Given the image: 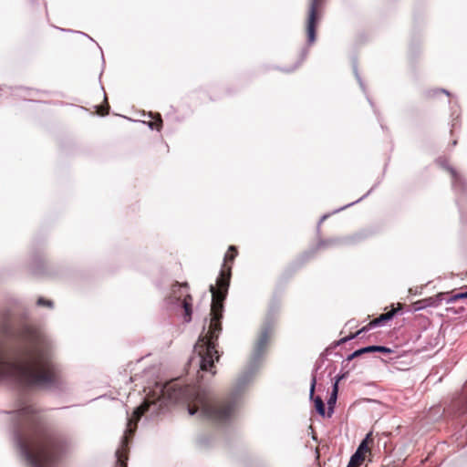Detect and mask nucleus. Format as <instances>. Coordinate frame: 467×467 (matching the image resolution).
<instances>
[{"label": "nucleus", "instance_id": "obj_1", "mask_svg": "<svg viewBox=\"0 0 467 467\" xmlns=\"http://www.w3.org/2000/svg\"><path fill=\"white\" fill-rule=\"evenodd\" d=\"M24 345L12 355L0 343V379L10 377L25 387L57 388L60 370L52 358L48 340L36 327L26 326L20 334Z\"/></svg>", "mask_w": 467, "mask_h": 467}, {"label": "nucleus", "instance_id": "obj_2", "mask_svg": "<svg viewBox=\"0 0 467 467\" xmlns=\"http://www.w3.org/2000/svg\"><path fill=\"white\" fill-rule=\"evenodd\" d=\"M15 420L17 438L32 467H52L67 451V435L48 424L35 405L18 410Z\"/></svg>", "mask_w": 467, "mask_h": 467}, {"label": "nucleus", "instance_id": "obj_3", "mask_svg": "<svg viewBox=\"0 0 467 467\" xmlns=\"http://www.w3.org/2000/svg\"><path fill=\"white\" fill-rule=\"evenodd\" d=\"M238 250L236 246L230 245L223 258V264L216 285H210L212 293L211 320L208 332L200 336L194 346V352L197 353V359L201 370L209 371L212 375L216 374L214 361H219L220 356L216 349V342L222 331V318L223 313V302L227 296L232 276L233 264Z\"/></svg>", "mask_w": 467, "mask_h": 467}, {"label": "nucleus", "instance_id": "obj_4", "mask_svg": "<svg viewBox=\"0 0 467 467\" xmlns=\"http://www.w3.org/2000/svg\"><path fill=\"white\" fill-rule=\"evenodd\" d=\"M161 396L171 401L187 403L189 414L201 415L216 422H224L232 418L235 402L232 398L215 399L197 386H182L178 381L165 384Z\"/></svg>", "mask_w": 467, "mask_h": 467}, {"label": "nucleus", "instance_id": "obj_5", "mask_svg": "<svg viewBox=\"0 0 467 467\" xmlns=\"http://www.w3.org/2000/svg\"><path fill=\"white\" fill-rule=\"evenodd\" d=\"M150 403L144 401L133 412L132 418L129 419L128 429L122 438L120 448L116 451L117 462L115 467H127L128 454H129V441L130 436H132L137 428V422L140 417L149 410Z\"/></svg>", "mask_w": 467, "mask_h": 467}, {"label": "nucleus", "instance_id": "obj_6", "mask_svg": "<svg viewBox=\"0 0 467 467\" xmlns=\"http://www.w3.org/2000/svg\"><path fill=\"white\" fill-rule=\"evenodd\" d=\"M168 299L171 304H177L182 306L185 322L188 323L192 320L193 298L190 294V285L187 282L175 281L171 286Z\"/></svg>", "mask_w": 467, "mask_h": 467}, {"label": "nucleus", "instance_id": "obj_7", "mask_svg": "<svg viewBox=\"0 0 467 467\" xmlns=\"http://www.w3.org/2000/svg\"><path fill=\"white\" fill-rule=\"evenodd\" d=\"M325 1L308 0L306 20V33L308 44H313L316 41L317 26L322 17Z\"/></svg>", "mask_w": 467, "mask_h": 467}, {"label": "nucleus", "instance_id": "obj_8", "mask_svg": "<svg viewBox=\"0 0 467 467\" xmlns=\"http://www.w3.org/2000/svg\"><path fill=\"white\" fill-rule=\"evenodd\" d=\"M373 444L372 434H367L366 438L361 441L356 452L351 456L348 467H359L368 455H371V446Z\"/></svg>", "mask_w": 467, "mask_h": 467}, {"label": "nucleus", "instance_id": "obj_9", "mask_svg": "<svg viewBox=\"0 0 467 467\" xmlns=\"http://www.w3.org/2000/svg\"><path fill=\"white\" fill-rule=\"evenodd\" d=\"M402 306H403L402 304L398 303V307L397 308H392L390 311L379 315V317L374 318L367 326L363 327L361 329L357 331L356 334L350 335L348 337H344V338L341 339V341L342 342H347V341H348V340L358 337V335H360L363 332H366V331H368V330H369V329H371V328H373L375 327L384 325L386 322H388L390 319H392L393 317L396 315V313L399 310L402 309Z\"/></svg>", "mask_w": 467, "mask_h": 467}, {"label": "nucleus", "instance_id": "obj_10", "mask_svg": "<svg viewBox=\"0 0 467 467\" xmlns=\"http://www.w3.org/2000/svg\"><path fill=\"white\" fill-rule=\"evenodd\" d=\"M270 337H271V329L269 327H264L259 336H258V338L254 344V353L259 356L261 354H263L267 346H268V343L270 341Z\"/></svg>", "mask_w": 467, "mask_h": 467}, {"label": "nucleus", "instance_id": "obj_11", "mask_svg": "<svg viewBox=\"0 0 467 467\" xmlns=\"http://www.w3.org/2000/svg\"><path fill=\"white\" fill-rule=\"evenodd\" d=\"M149 117L150 119L148 121V125L151 130H161L162 128V119L160 113H150Z\"/></svg>", "mask_w": 467, "mask_h": 467}, {"label": "nucleus", "instance_id": "obj_12", "mask_svg": "<svg viewBox=\"0 0 467 467\" xmlns=\"http://www.w3.org/2000/svg\"><path fill=\"white\" fill-rule=\"evenodd\" d=\"M104 101L105 103L103 105H100V106H98L97 107V114L100 115V116H107L109 112V104L108 102V99H107V97L104 98Z\"/></svg>", "mask_w": 467, "mask_h": 467}, {"label": "nucleus", "instance_id": "obj_13", "mask_svg": "<svg viewBox=\"0 0 467 467\" xmlns=\"http://www.w3.org/2000/svg\"><path fill=\"white\" fill-rule=\"evenodd\" d=\"M376 352V346H369L363 348H360L358 350H356L350 357L349 359H352L353 358L358 357L364 353H371Z\"/></svg>", "mask_w": 467, "mask_h": 467}, {"label": "nucleus", "instance_id": "obj_14", "mask_svg": "<svg viewBox=\"0 0 467 467\" xmlns=\"http://www.w3.org/2000/svg\"><path fill=\"white\" fill-rule=\"evenodd\" d=\"M315 407L317 411L321 415H325V404L320 397H316L314 399Z\"/></svg>", "mask_w": 467, "mask_h": 467}, {"label": "nucleus", "instance_id": "obj_15", "mask_svg": "<svg viewBox=\"0 0 467 467\" xmlns=\"http://www.w3.org/2000/svg\"><path fill=\"white\" fill-rule=\"evenodd\" d=\"M337 393V383H336L334 385V389H333L332 395L327 402L328 406H329V410H332V405L336 403Z\"/></svg>", "mask_w": 467, "mask_h": 467}, {"label": "nucleus", "instance_id": "obj_16", "mask_svg": "<svg viewBox=\"0 0 467 467\" xmlns=\"http://www.w3.org/2000/svg\"><path fill=\"white\" fill-rule=\"evenodd\" d=\"M467 298V291L463 293H459L451 296V298L449 300V302H455L460 299Z\"/></svg>", "mask_w": 467, "mask_h": 467}, {"label": "nucleus", "instance_id": "obj_17", "mask_svg": "<svg viewBox=\"0 0 467 467\" xmlns=\"http://www.w3.org/2000/svg\"><path fill=\"white\" fill-rule=\"evenodd\" d=\"M37 305L38 306H48V307H52L53 306V302L50 301V300H47L45 298H42L40 297L38 300H37Z\"/></svg>", "mask_w": 467, "mask_h": 467}, {"label": "nucleus", "instance_id": "obj_18", "mask_svg": "<svg viewBox=\"0 0 467 467\" xmlns=\"http://www.w3.org/2000/svg\"><path fill=\"white\" fill-rule=\"evenodd\" d=\"M376 352H380V353H391L392 350L387 347H382V346H376Z\"/></svg>", "mask_w": 467, "mask_h": 467}, {"label": "nucleus", "instance_id": "obj_19", "mask_svg": "<svg viewBox=\"0 0 467 467\" xmlns=\"http://www.w3.org/2000/svg\"><path fill=\"white\" fill-rule=\"evenodd\" d=\"M449 171H450L451 175L452 176L455 182L460 180L459 174L452 168H450Z\"/></svg>", "mask_w": 467, "mask_h": 467}, {"label": "nucleus", "instance_id": "obj_20", "mask_svg": "<svg viewBox=\"0 0 467 467\" xmlns=\"http://www.w3.org/2000/svg\"><path fill=\"white\" fill-rule=\"evenodd\" d=\"M438 93H444L447 96H450V93L448 91H446L445 89L433 90V91H431V93L430 92V96H434L435 94H438Z\"/></svg>", "mask_w": 467, "mask_h": 467}, {"label": "nucleus", "instance_id": "obj_21", "mask_svg": "<svg viewBox=\"0 0 467 467\" xmlns=\"http://www.w3.org/2000/svg\"><path fill=\"white\" fill-rule=\"evenodd\" d=\"M315 385H316V379L314 378V379H313L312 385H311V389H310V394H311V396H313V394H314Z\"/></svg>", "mask_w": 467, "mask_h": 467}, {"label": "nucleus", "instance_id": "obj_22", "mask_svg": "<svg viewBox=\"0 0 467 467\" xmlns=\"http://www.w3.org/2000/svg\"><path fill=\"white\" fill-rule=\"evenodd\" d=\"M443 293H439L437 296H436V298H438L439 300H441L442 296H443Z\"/></svg>", "mask_w": 467, "mask_h": 467}]
</instances>
